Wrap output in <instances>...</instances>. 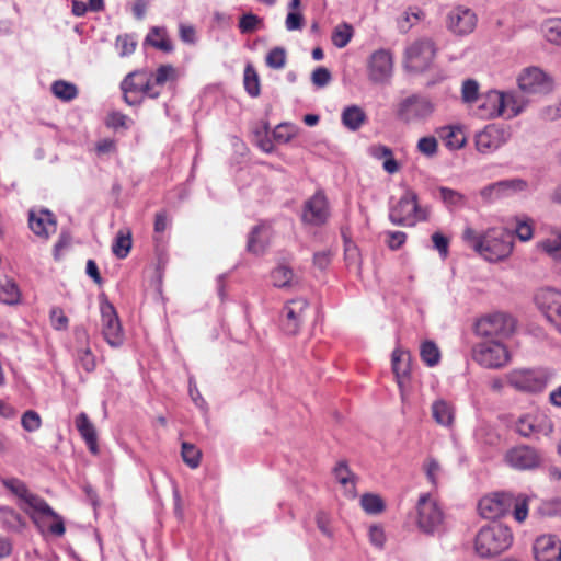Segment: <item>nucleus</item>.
<instances>
[{
    "label": "nucleus",
    "instance_id": "obj_13",
    "mask_svg": "<svg viewBox=\"0 0 561 561\" xmlns=\"http://www.w3.org/2000/svg\"><path fill=\"white\" fill-rule=\"evenodd\" d=\"M393 73V56L390 50L380 48L374 51L368 58V79L377 84L389 82Z\"/></svg>",
    "mask_w": 561,
    "mask_h": 561
},
{
    "label": "nucleus",
    "instance_id": "obj_23",
    "mask_svg": "<svg viewBox=\"0 0 561 561\" xmlns=\"http://www.w3.org/2000/svg\"><path fill=\"white\" fill-rule=\"evenodd\" d=\"M150 72L146 70H136L128 73L121 82V89L124 94V101L128 105H139L141 103V90L145 80Z\"/></svg>",
    "mask_w": 561,
    "mask_h": 561
},
{
    "label": "nucleus",
    "instance_id": "obj_4",
    "mask_svg": "<svg viewBox=\"0 0 561 561\" xmlns=\"http://www.w3.org/2000/svg\"><path fill=\"white\" fill-rule=\"evenodd\" d=\"M550 379V374L542 367L514 368L505 375L506 383L523 393L542 392Z\"/></svg>",
    "mask_w": 561,
    "mask_h": 561
},
{
    "label": "nucleus",
    "instance_id": "obj_15",
    "mask_svg": "<svg viewBox=\"0 0 561 561\" xmlns=\"http://www.w3.org/2000/svg\"><path fill=\"white\" fill-rule=\"evenodd\" d=\"M102 318V334L108 345L118 347L124 342L123 329L117 312L112 304L104 301L100 306Z\"/></svg>",
    "mask_w": 561,
    "mask_h": 561
},
{
    "label": "nucleus",
    "instance_id": "obj_14",
    "mask_svg": "<svg viewBox=\"0 0 561 561\" xmlns=\"http://www.w3.org/2000/svg\"><path fill=\"white\" fill-rule=\"evenodd\" d=\"M516 431L524 437L548 436L553 431V423L546 413L534 411L518 419L516 422Z\"/></svg>",
    "mask_w": 561,
    "mask_h": 561
},
{
    "label": "nucleus",
    "instance_id": "obj_7",
    "mask_svg": "<svg viewBox=\"0 0 561 561\" xmlns=\"http://www.w3.org/2000/svg\"><path fill=\"white\" fill-rule=\"evenodd\" d=\"M437 47L432 38H419L410 44L404 51V66L413 72H423L433 64Z\"/></svg>",
    "mask_w": 561,
    "mask_h": 561
},
{
    "label": "nucleus",
    "instance_id": "obj_3",
    "mask_svg": "<svg viewBox=\"0 0 561 561\" xmlns=\"http://www.w3.org/2000/svg\"><path fill=\"white\" fill-rule=\"evenodd\" d=\"M513 534L502 524H492L482 527L474 539V550L481 558H491L501 554L511 547Z\"/></svg>",
    "mask_w": 561,
    "mask_h": 561
},
{
    "label": "nucleus",
    "instance_id": "obj_57",
    "mask_svg": "<svg viewBox=\"0 0 561 561\" xmlns=\"http://www.w3.org/2000/svg\"><path fill=\"white\" fill-rule=\"evenodd\" d=\"M262 23V19L253 13H245L239 20V30L242 34L254 32Z\"/></svg>",
    "mask_w": 561,
    "mask_h": 561
},
{
    "label": "nucleus",
    "instance_id": "obj_5",
    "mask_svg": "<svg viewBox=\"0 0 561 561\" xmlns=\"http://www.w3.org/2000/svg\"><path fill=\"white\" fill-rule=\"evenodd\" d=\"M389 219L397 226L413 227L427 219V211L419 206L416 193L405 190L398 203L390 207Z\"/></svg>",
    "mask_w": 561,
    "mask_h": 561
},
{
    "label": "nucleus",
    "instance_id": "obj_55",
    "mask_svg": "<svg viewBox=\"0 0 561 561\" xmlns=\"http://www.w3.org/2000/svg\"><path fill=\"white\" fill-rule=\"evenodd\" d=\"M21 425L26 432H35L42 426L41 415L34 410H27L22 414Z\"/></svg>",
    "mask_w": 561,
    "mask_h": 561
},
{
    "label": "nucleus",
    "instance_id": "obj_42",
    "mask_svg": "<svg viewBox=\"0 0 561 561\" xmlns=\"http://www.w3.org/2000/svg\"><path fill=\"white\" fill-rule=\"evenodd\" d=\"M538 248L552 260L561 262V233L547 238L538 243Z\"/></svg>",
    "mask_w": 561,
    "mask_h": 561
},
{
    "label": "nucleus",
    "instance_id": "obj_44",
    "mask_svg": "<svg viewBox=\"0 0 561 561\" xmlns=\"http://www.w3.org/2000/svg\"><path fill=\"white\" fill-rule=\"evenodd\" d=\"M512 500V507L513 508V516L516 522L523 523L527 516H528V510H529V500L530 497L526 495H517L514 496L511 494Z\"/></svg>",
    "mask_w": 561,
    "mask_h": 561
},
{
    "label": "nucleus",
    "instance_id": "obj_32",
    "mask_svg": "<svg viewBox=\"0 0 561 561\" xmlns=\"http://www.w3.org/2000/svg\"><path fill=\"white\" fill-rule=\"evenodd\" d=\"M369 154L377 160H382V168L387 173L394 174L400 170V164L393 158L391 148L385 145H374L369 147Z\"/></svg>",
    "mask_w": 561,
    "mask_h": 561
},
{
    "label": "nucleus",
    "instance_id": "obj_41",
    "mask_svg": "<svg viewBox=\"0 0 561 561\" xmlns=\"http://www.w3.org/2000/svg\"><path fill=\"white\" fill-rule=\"evenodd\" d=\"M51 92L56 98L66 102L76 99L78 95L77 87L73 83L64 80L55 81L51 84Z\"/></svg>",
    "mask_w": 561,
    "mask_h": 561
},
{
    "label": "nucleus",
    "instance_id": "obj_10",
    "mask_svg": "<svg viewBox=\"0 0 561 561\" xmlns=\"http://www.w3.org/2000/svg\"><path fill=\"white\" fill-rule=\"evenodd\" d=\"M434 112V104L430 99L412 94L402 99L396 108V116L403 123L419 122L427 118Z\"/></svg>",
    "mask_w": 561,
    "mask_h": 561
},
{
    "label": "nucleus",
    "instance_id": "obj_16",
    "mask_svg": "<svg viewBox=\"0 0 561 561\" xmlns=\"http://www.w3.org/2000/svg\"><path fill=\"white\" fill-rule=\"evenodd\" d=\"M535 300L541 312L561 333V291L543 288L536 294Z\"/></svg>",
    "mask_w": 561,
    "mask_h": 561
},
{
    "label": "nucleus",
    "instance_id": "obj_56",
    "mask_svg": "<svg viewBox=\"0 0 561 561\" xmlns=\"http://www.w3.org/2000/svg\"><path fill=\"white\" fill-rule=\"evenodd\" d=\"M286 64V51L282 47H274L266 56V65L273 69H282Z\"/></svg>",
    "mask_w": 561,
    "mask_h": 561
},
{
    "label": "nucleus",
    "instance_id": "obj_34",
    "mask_svg": "<svg viewBox=\"0 0 561 561\" xmlns=\"http://www.w3.org/2000/svg\"><path fill=\"white\" fill-rule=\"evenodd\" d=\"M432 415L442 426H450L454 422V408L446 400L438 399L432 404Z\"/></svg>",
    "mask_w": 561,
    "mask_h": 561
},
{
    "label": "nucleus",
    "instance_id": "obj_59",
    "mask_svg": "<svg viewBox=\"0 0 561 561\" xmlns=\"http://www.w3.org/2000/svg\"><path fill=\"white\" fill-rule=\"evenodd\" d=\"M161 94V89L153 81L152 72L149 73L148 78L145 80L142 90H141V101L145 98L157 99Z\"/></svg>",
    "mask_w": 561,
    "mask_h": 561
},
{
    "label": "nucleus",
    "instance_id": "obj_29",
    "mask_svg": "<svg viewBox=\"0 0 561 561\" xmlns=\"http://www.w3.org/2000/svg\"><path fill=\"white\" fill-rule=\"evenodd\" d=\"M504 113L507 118H514L523 113L529 104V100L517 91L503 92Z\"/></svg>",
    "mask_w": 561,
    "mask_h": 561
},
{
    "label": "nucleus",
    "instance_id": "obj_19",
    "mask_svg": "<svg viewBox=\"0 0 561 561\" xmlns=\"http://www.w3.org/2000/svg\"><path fill=\"white\" fill-rule=\"evenodd\" d=\"M527 188H528L527 181L519 179V178H514V179L497 181V182H494V183H491V184L484 186L480 191V195L484 201L491 202L493 199H497L501 197H506V196H511L516 193L524 192Z\"/></svg>",
    "mask_w": 561,
    "mask_h": 561
},
{
    "label": "nucleus",
    "instance_id": "obj_45",
    "mask_svg": "<svg viewBox=\"0 0 561 561\" xmlns=\"http://www.w3.org/2000/svg\"><path fill=\"white\" fill-rule=\"evenodd\" d=\"M271 277L274 286L283 288L291 285L294 272L287 265H279L272 272Z\"/></svg>",
    "mask_w": 561,
    "mask_h": 561
},
{
    "label": "nucleus",
    "instance_id": "obj_21",
    "mask_svg": "<svg viewBox=\"0 0 561 561\" xmlns=\"http://www.w3.org/2000/svg\"><path fill=\"white\" fill-rule=\"evenodd\" d=\"M477 21V15L471 9L457 7L447 15V28L457 36H465L474 31Z\"/></svg>",
    "mask_w": 561,
    "mask_h": 561
},
{
    "label": "nucleus",
    "instance_id": "obj_53",
    "mask_svg": "<svg viewBox=\"0 0 561 561\" xmlns=\"http://www.w3.org/2000/svg\"><path fill=\"white\" fill-rule=\"evenodd\" d=\"M77 364L87 373H92L95 369V356L89 347H83L77 351Z\"/></svg>",
    "mask_w": 561,
    "mask_h": 561
},
{
    "label": "nucleus",
    "instance_id": "obj_22",
    "mask_svg": "<svg viewBox=\"0 0 561 561\" xmlns=\"http://www.w3.org/2000/svg\"><path fill=\"white\" fill-rule=\"evenodd\" d=\"M329 217L328 201L322 191H318L306 201L302 211V220L313 226L323 225Z\"/></svg>",
    "mask_w": 561,
    "mask_h": 561
},
{
    "label": "nucleus",
    "instance_id": "obj_33",
    "mask_svg": "<svg viewBox=\"0 0 561 561\" xmlns=\"http://www.w3.org/2000/svg\"><path fill=\"white\" fill-rule=\"evenodd\" d=\"M145 44H149L164 53H171L173 50V44L168 37L167 30L160 26H153L150 30L146 36Z\"/></svg>",
    "mask_w": 561,
    "mask_h": 561
},
{
    "label": "nucleus",
    "instance_id": "obj_6",
    "mask_svg": "<svg viewBox=\"0 0 561 561\" xmlns=\"http://www.w3.org/2000/svg\"><path fill=\"white\" fill-rule=\"evenodd\" d=\"M419 529L434 536L444 531V513L436 501L430 494H422L416 504Z\"/></svg>",
    "mask_w": 561,
    "mask_h": 561
},
{
    "label": "nucleus",
    "instance_id": "obj_28",
    "mask_svg": "<svg viewBox=\"0 0 561 561\" xmlns=\"http://www.w3.org/2000/svg\"><path fill=\"white\" fill-rule=\"evenodd\" d=\"M76 427L84 439L89 450L98 454V435L94 425L90 421L87 413L81 412L75 420Z\"/></svg>",
    "mask_w": 561,
    "mask_h": 561
},
{
    "label": "nucleus",
    "instance_id": "obj_9",
    "mask_svg": "<svg viewBox=\"0 0 561 561\" xmlns=\"http://www.w3.org/2000/svg\"><path fill=\"white\" fill-rule=\"evenodd\" d=\"M512 137V128L502 124H489L476 134V149L482 154H491L506 145Z\"/></svg>",
    "mask_w": 561,
    "mask_h": 561
},
{
    "label": "nucleus",
    "instance_id": "obj_37",
    "mask_svg": "<svg viewBox=\"0 0 561 561\" xmlns=\"http://www.w3.org/2000/svg\"><path fill=\"white\" fill-rule=\"evenodd\" d=\"M20 290L18 285L10 278L0 279V301L5 305H14L20 300Z\"/></svg>",
    "mask_w": 561,
    "mask_h": 561
},
{
    "label": "nucleus",
    "instance_id": "obj_50",
    "mask_svg": "<svg viewBox=\"0 0 561 561\" xmlns=\"http://www.w3.org/2000/svg\"><path fill=\"white\" fill-rule=\"evenodd\" d=\"M182 459L183 461L192 469H195L199 466L201 462V450L190 443L182 444Z\"/></svg>",
    "mask_w": 561,
    "mask_h": 561
},
{
    "label": "nucleus",
    "instance_id": "obj_8",
    "mask_svg": "<svg viewBox=\"0 0 561 561\" xmlns=\"http://www.w3.org/2000/svg\"><path fill=\"white\" fill-rule=\"evenodd\" d=\"M473 359L485 368L497 369L511 360L507 347L495 340H486L473 347Z\"/></svg>",
    "mask_w": 561,
    "mask_h": 561
},
{
    "label": "nucleus",
    "instance_id": "obj_24",
    "mask_svg": "<svg viewBox=\"0 0 561 561\" xmlns=\"http://www.w3.org/2000/svg\"><path fill=\"white\" fill-rule=\"evenodd\" d=\"M150 72L146 70H136L128 73L121 82V89L124 94V101L128 105H139L141 103V90L145 80Z\"/></svg>",
    "mask_w": 561,
    "mask_h": 561
},
{
    "label": "nucleus",
    "instance_id": "obj_60",
    "mask_svg": "<svg viewBox=\"0 0 561 561\" xmlns=\"http://www.w3.org/2000/svg\"><path fill=\"white\" fill-rule=\"evenodd\" d=\"M425 473L433 486H437L438 477L440 473V466L437 460L430 458L424 465Z\"/></svg>",
    "mask_w": 561,
    "mask_h": 561
},
{
    "label": "nucleus",
    "instance_id": "obj_40",
    "mask_svg": "<svg viewBox=\"0 0 561 561\" xmlns=\"http://www.w3.org/2000/svg\"><path fill=\"white\" fill-rule=\"evenodd\" d=\"M243 83L244 89L250 96L256 98L260 95L261 89L259 75L251 64H248L244 68Z\"/></svg>",
    "mask_w": 561,
    "mask_h": 561
},
{
    "label": "nucleus",
    "instance_id": "obj_36",
    "mask_svg": "<svg viewBox=\"0 0 561 561\" xmlns=\"http://www.w3.org/2000/svg\"><path fill=\"white\" fill-rule=\"evenodd\" d=\"M541 33L551 44L561 46V18H550L541 23Z\"/></svg>",
    "mask_w": 561,
    "mask_h": 561
},
{
    "label": "nucleus",
    "instance_id": "obj_63",
    "mask_svg": "<svg viewBox=\"0 0 561 561\" xmlns=\"http://www.w3.org/2000/svg\"><path fill=\"white\" fill-rule=\"evenodd\" d=\"M51 325L56 330H65L68 327V318L60 308H53L50 310Z\"/></svg>",
    "mask_w": 561,
    "mask_h": 561
},
{
    "label": "nucleus",
    "instance_id": "obj_58",
    "mask_svg": "<svg viewBox=\"0 0 561 561\" xmlns=\"http://www.w3.org/2000/svg\"><path fill=\"white\" fill-rule=\"evenodd\" d=\"M416 147L422 154L432 158L437 153L438 142L435 137L427 136L420 138Z\"/></svg>",
    "mask_w": 561,
    "mask_h": 561
},
{
    "label": "nucleus",
    "instance_id": "obj_35",
    "mask_svg": "<svg viewBox=\"0 0 561 561\" xmlns=\"http://www.w3.org/2000/svg\"><path fill=\"white\" fill-rule=\"evenodd\" d=\"M365 119V112L357 105L347 106L342 113V123L351 130H357Z\"/></svg>",
    "mask_w": 561,
    "mask_h": 561
},
{
    "label": "nucleus",
    "instance_id": "obj_20",
    "mask_svg": "<svg viewBox=\"0 0 561 561\" xmlns=\"http://www.w3.org/2000/svg\"><path fill=\"white\" fill-rule=\"evenodd\" d=\"M308 306L304 298L293 299L286 304L282 318V328L286 334L295 335L299 332Z\"/></svg>",
    "mask_w": 561,
    "mask_h": 561
},
{
    "label": "nucleus",
    "instance_id": "obj_18",
    "mask_svg": "<svg viewBox=\"0 0 561 561\" xmlns=\"http://www.w3.org/2000/svg\"><path fill=\"white\" fill-rule=\"evenodd\" d=\"M505 461L517 470H533L540 466L541 455L534 447L520 445L506 453Z\"/></svg>",
    "mask_w": 561,
    "mask_h": 561
},
{
    "label": "nucleus",
    "instance_id": "obj_31",
    "mask_svg": "<svg viewBox=\"0 0 561 561\" xmlns=\"http://www.w3.org/2000/svg\"><path fill=\"white\" fill-rule=\"evenodd\" d=\"M270 229L265 225L255 226L248 238L247 249L253 254H262L268 245Z\"/></svg>",
    "mask_w": 561,
    "mask_h": 561
},
{
    "label": "nucleus",
    "instance_id": "obj_61",
    "mask_svg": "<svg viewBox=\"0 0 561 561\" xmlns=\"http://www.w3.org/2000/svg\"><path fill=\"white\" fill-rule=\"evenodd\" d=\"M385 236L386 243L391 250L400 249L407 240V233L403 231H386Z\"/></svg>",
    "mask_w": 561,
    "mask_h": 561
},
{
    "label": "nucleus",
    "instance_id": "obj_51",
    "mask_svg": "<svg viewBox=\"0 0 561 561\" xmlns=\"http://www.w3.org/2000/svg\"><path fill=\"white\" fill-rule=\"evenodd\" d=\"M115 46L121 57H127L135 51L137 41L135 36L130 34L118 35L115 41Z\"/></svg>",
    "mask_w": 561,
    "mask_h": 561
},
{
    "label": "nucleus",
    "instance_id": "obj_25",
    "mask_svg": "<svg viewBox=\"0 0 561 561\" xmlns=\"http://www.w3.org/2000/svg\"><path fill=\"white\" fill-rule=\"evenodd\" d=\"M28 227L39 238L47 240L57 230L55 215L48 209L30 210Z\"/></svg>",
    "mask_w": 561,
    "mask_h": 561
},
{
    "label": "nucleus",
    "instance_id": "obj_49",
    "mask_svg": "<svg viewBox=\"0 0 561 561\" xmlns=\"http://www.w3.org/2000/svg\"><path fill=\"white\" fill-rule=\"evenodd\" d=\"M131 248V237L130 233L124 234L122 231H119L115 238V241L112 245L113 253L118 259H125Z\"/></svg>",
    "mask_w": 561,
    "mask_h": 561
},
{
    "label": "nucleus",
    "instance_id": "obj_17",
    "mask_svg": "<svg viewBox=\"0 0 561 561\" xmlns=\"http://www.w3.org/2000/svg\"><path fill=\"white\" fill-rule=\"evenodd\" d=\"M512 507L511 493L496 492L482 497L478 503L479 514L485 519L504 516Z\"/></svg>",
    "mask_w": 561,
    "mask_h": 561
},
{
    "label": "nucleus",
    "instance_id": "obj_12",
    "mask_svg": "<svg viewBox=\"0 0 561 561\" xmlns=\"http://www.w3.org/2000/svg\"><path fill=\"white\" fill-rule=\"evenodd\" d=\"M515 319L503 312L485 316L477 321L476 332L481 336L507 337L515 330Z\"/></svg>",
    "mask_w": 561,
    "mask_h": 561
},
{
    "label": "nucleus",
    "instance_id": "obj_43",
    "mask_svg": "<svg viewBox=\"0 0 561 561\" xmlns=\"http://www.w3.org/2000/svg\"><path fill=\"white\" fill-rule=\"evenodd\" d=\"M420 355L422 360L428 366L434 367L440 360V352L433 341H425L421 344Z\"/></svg>",
    "mask_w": 561,
    "mask_h": 561
},
{
    "label": "nucleus",
    "instance_id": "obj_38",
    "mask_svg": "<svg viewBox=\"0 0 561 561\" xmlns=\"http://www.w3.org/2000/svg\"><path fill=\"white\" fill-rule=\"evenodd\" d=\"M0 515H1L3 527L5 529L20 531L25 526V520L21 516V514L11 507H8V506L0 507Z\"/></svg>",
    "mask_w": 561,
    "mask_h": 561
},
{
    "label": "nucleus",
    "instance_id": "obj_26",
    "mask_svg": "<svg viewBox=\"0 0 561 561\" xmlns=\"http://www.w3.org/2000/svg\"><path fill=\"white\" fill-rule=\"evenodd\" d=\"M533 550L536 561H561V541L554 535L539 536Z\"/></svg>",
    "mask_w": 561,
    "mask_h": 561
},
{
    "label": "nucleus",
    "instance_id": "obj_52",
    "mask_svg": "<svg viewBox=\"0 0 561 561\" xmlns=\"http://www.w3.org/2000/svg\"><path fill=\"white\" fill-rule=\"evenodd\" d=\"M461 99L466 104H471L478 101L479 83L474 79H467L462 82Z\"/></svg>",
    "mask_w": 561,
    "mask_h": 561
},
{
    "label": "nucleus",
    "instance_id": "obj_39",
    "mask_svg": "<svg viewBox=\"0 0 561 561\" xmlns=\"http://www.w3.org/2000/svg\"><path fill=\"white\" fill-rule=\"evenodd\" d=\"M335 479L345 486L346 491L350 492L353 496L355 494V483H354V474L350 470L348 466L341 461L336 465L333 470Z\"/></svg>",
    "mask_w": 561,
    "mask_h": 561
},
{
    "label": "nucleus",
    "instance_id": "obj_1",
    "mask_svg": "<svg viewBox=\"0 0 561 561\" xmlns=\"http://www.w3.org/2000/svg\"><path fill=\"white\" fill-rule=\"evenodd\" d=\"M463 240L490 262L507 257L513 249V238L503 229H490L483 234H478L473 229L466 228Z\"/></svg>",
    "mask_w": 561,
    "mask_h": 561
},
{
    "label": "nucleus",
    "instance_id": "obj_2",
    "mask_svg": "<svg viewBox=\"0 0 561 561\" xmlns=\"http://www.w3.org/2000/svg\"><path fill=\"white\" fill-rule=\"evenodd\" d=\"M5 489L16 495L23 504L20 507L30 515V517L36 522V514L48 516L55 519V523L50 525L49 530L56 536H62L66 531L64 520L50 505L37 494L32 493L26 484L16 478L3 480Z\"/></svg>",
    "mask_w": 561,
    "mask_h": 561
},
{
    "label": "nucleus",
    "instance_id": "obj_62",
    "mask_svg": "<svg viewBox=\"0 0 561 561\" xmlns=\"http://www.w3.org/2000/svg\"><path fill=\"white\" fill-rule=\"evenodd\" d=\"M539 511L543 515H561V497H554L541 503Z\"/></svg>",
    "mask_w": 561,
    "mask_h": 561
},
{
    "label": "nucleus",
    "instance_id": "obj_48",
    "mask_svg": "<svg viewBox=\"0 0 561 561\" xmlns=\"http://www.w3.org/2000/svg\"><path fill=\"white\" fill-rule=\"evenodd\" d=\"M363 510L368 514H379L385 510V503L379 495L364 494L360 499Z\"/></svg>",
    "mask_w": 561,
    "mask_h": 561
},
{
    "label": "nucleus",
    "instance_id": "obj_47",
    "mask_svg": "<svg viewBox=\"0 0 561 561\" xmlns=\"http://www.w3.org/2000/svg\"><path fill=\"white\" fill-rule=\"evenodd\" d=\"M353 36V28L350 24L343 23L337 25L332 33V43L337 48L345 47Z\"/></svg>",
    "mask_w": 561,
    "mask_h": 561
},
{
    "label": "nucleus",
    "instance_id": "obj_54",
    "mask_svg": "<svg viewBox=\"0 0 561 561\" xmlns=\"http://www.w3.org/2000/svg\"><path fill=\"white\" fill-rule=\"evenodd\" d=\"M153 81L161 89L169 80L175 79V69L172 65H161L152 72Z\"/></svg>",
    "mask_w": 561,
    "mask_h": 561
},
{
    "label": "nucleus",
    "instance_id": "obj_46",
    "mask_svg": "<svg viewBox=\"0 0 561 561\" xmlns=\"http://www.w3.org/2000/svg\"><path fill=\"white\" fill-rule=\"evenodd\" d=\"M442 137L445 139L446 146L449 149H460L466 142L460 129L451 126H447L442 129Z\"/></svg>",
    "mask_w": 561,
    "mask_h": 561
},
{
    "label": "nucleus",
    "instance_id": "obj_30",
    "mask_svg": "<svg viewBox=\"0 0 561 561\" xmlns=\"http://www.w3.org/2000/svg\"><path fill=\"white\" fill-rule=\"evenodd\" d=\"M392 370L397 377L398 386L402 390L405 380L410 375V355L409 353L396 348L392 352Z\"/></svg>",
    "mask_w": 561,
    "mask_h": 561
},
{
    "label": "nucleus",
    "instance_id": "obj_11",
    "mask_svg": "<svg viewBox=\"0 0 561 561\" xmlns=\"http://www.w3.org/2000/svg\"><path fill=\"white\" fill-rule=\"evenodd\" d=\"M518 88L527 95L547 94L552 91V78L538 67L525 68L517 78Z\"/></svg>",
    "mask_w": 561,
    "mask_h": 561
},
{
    "label": "nucleus",
    "instance_id": "obj_64",
    "mask_svg": "<svg viewBox=\"0 0 561 561\" xmlns=\"http://www.w3.org/2000/svg\"><path fill=\"white\" fill-rule=\"evenodd\" d=\"M312 83L317 87H325L331 80L330 71L324 67H319L312 72Z\"/></svg>",
    "mask_w": 561,
    "mask_h": 561
},
{
    "label": "nucleus",
    "instance_id": "obj_27",
    "mask_svg": "<svg viewBox=\"0 0 561 561\" xmlns=\"http://www.w3.org/2000/svg\"><path fill=\"white\" fill-rule=\"evenodd\" d=\"M477 114L483 119H492L503 116L505 114L503 92L492 90L485 93L480 99V104L478 105Z\"/></svg>",
    "mask_w": 561,
    "mask_h": 561
}]
</instances>
